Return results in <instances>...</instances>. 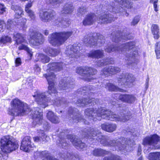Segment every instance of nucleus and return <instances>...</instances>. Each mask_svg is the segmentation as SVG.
I'll list each match as a JSON object with an SVG mask.
<instances>
[{
  "mask_svg": "<svg viewBox=\"0 0 160 160\" xmlns=\"http://www.w3.org/2000/svg\"><path fill=\"white\" fill-rule=\"evenodd\" d=\"M11 103V108L8 110L9 115L13 116H22L28 114L29 112L33 120V125L34 126L42 122V111L39 108H34L29 112V108L28 105L18 98L12 100Z\"/></svg>",
  "mask_w": 160,
  "mask_h": 160,
  "instance_id": "obj_1",
  "label": "nucleus"
},
{
  "mask_svg": "<svg viewBox=\"0 0 160 160\" xmlns=\"http://www.w3.org/2000/svg\"><path fill=\"white\" fill-rule=\"evenodd\" d=\"M85 114L86 118L90 119V121L100 120L103 118L111 121L125 122L131 118V115L123 112L117 114L102 108H100L98 110L93 108H87L85 110Z\"/></svg>",
  "mask_w": 160,
  "mask_h": 160,
  "instance_id": "obj_2",
  "label": "nucleus"
},
{
  "mask_svg": "<svg viewBox=\"0 0 160 160\" xmlns=\"http://www.w3.org/2000/svg\"><path fill=\"white\" fill-rule=\"evenodd\" d=\"M90 135L87 136L88 138L91 139H92L93 140H97L98 141L100 142L104 146H110L112 147H114V148L112 149L113 150H116L117 149H119L120 150H124L125 148L124 147V143L126 145H130V146L133 144L134 141H131L127 138H122V142H120L121 141V139L117 140L116 141L113 140L110 141L109 142V140L107 139L106 137L105 136H103L101 133H98V131H90Z\"/></svg>",
  "mask_w": 160,
  "mask_h": 160,
  "instance_id": "obj_3",
  "label": "nucleus"
},
{
  "mask_svg": "<svg viewBox=\"0 0 160 160\" xmlns=\"http://www.w3.org/2000/svg\"><path fill=\"white\" fill-rule=\"evenodd\" d=\"M65 66V64L62 62H53L48 65V73L44 74L43 76L46 78L48 82V92L50 94L51 93L55 94L56 92H58L54 87L55 75L53 72H50V71H59L62 70Z\"/></svg>",
  "mask_w": 160,
  "mask_h": 160,
  "instance_id": "obj_4",
  "label": "nucleus"
},
{
  "mask_svg": "<svg viewBox=\"0 0 160 160\" xmlns=\"http://www.w3.org/2000/svg\"><path fill=\"white\" fill-rule=\"evenodd\" d=\"M33 97H36V100L38 104L40 105L41 107L45 108L48 105L52 104L57 107L61 106L63 107L66 105L67 101L64 98H56L54 100H51L49 97L46 96L45 93L38 92L37 95H34Z\"/></svg>",
  "mask_w": 160,
  "mask_h": 160,
  "instance_id": "obj_5",
  "label": "nucleus"
},
{
  "mask_svg": "<svg viewBox=\"0 0 160 160\" xmlns=\"http://www.w3.org/2000/svg\"><path fill=\"white\" fill-rule=\"evenodd\" d=\"M114 20L113 16L111 14L101 15L98 18L95 14L90 13L86 16L83 21V24L85 26L91 25L96 21L99 23H108Z\"/></svg>",
  "mask_w": 160,
  "mask_h": 160,
  "instance_id": "obj_6",
  "label": "nucleus"
},
{
  "mask_svg": "<svg viewBox=\"0 0 160 160\" xmlns=\"http://www.w3.org/2000/svg\"><path fill=\"white\" fill-rule=\"evenodd\" d=\"M73 33L72 31L62 32L53 33L49 37L48 40L53 46H58L64 43Z\"/></svg>",
  "mask_w": 160,
  "mask_h": 160,
  "instance_id": "obj_7",
  "label": "nucleus"
},
{
  "mask_svg": "<svg viewBox=\"0 0 160 160\" xmlns=\"http://www.w3.org/2000/svg\"><path fill=\"white\" fill-rule=\"evenodd\" d=\"M0 142L1 148L2 151L7 153L15 150L18 147L17 143L14 142L12 137L9 136L2 138Z\"/></svg>",
  "mask_w": 160,
  "mask_h": 160,
  "instance_id": "obj_8",
  "label": "nucleus"
},
{
  "mask_svg": "<svg viewBox=\"0 0 160 160\" xmlns=\"http://www.w3.org/2000/svg\"><path fill=\"white\" fill-rule=\"evenodd\" d=\"M115 2L114 3V5H109L108 7V11L111 12L118 13L119 12H121L122 15L128 16V14L127 13L125 9H123L121 7V8H118V3L124 7H126L128 8H130L132 7V3L130 2V0H115Z\"/></svg>",
  "mask_w": 160,
  "mask_h": 160,
  "instance_id": "obj_9",
  "label": "nucleus"
},
{
  "mask_svg": "<svg viewBox=\"0 0 160 160\" xmlns=\"http://www.w3.org/2000/svg\"><path fill=\"white\" fill-rule=\"evenodd\" d=\"M84 44L88 47L93 46L100 47L105 42L103 36L99 33H94L92 35H88L84 37L83 40Z\"/></svg>",
  "mask_w": 160,
  "mask_h": 160,
  "instance_id": "obj_10",
  "label": "nucleus"
},
{
  "mask_svg": "<svg viewBox=\"0 0 160 160\" xmlns=\"http://www.w3.org/2000/svg\"><path fill=\"white\" fill-rule=\"evenodd\" d=\"M76 72L83 77L82 79L89 82L94 78L93 75L97 72L96 69L88 67H78L76 70Z\"/></svg>",
  "mask_w": 160,
  "mask_h": 160,
  "instance_id": "obj_11",
  "label": "nucleus"
},
{
  "mask_svg": "<svg viewBox=\"0 0 160 160\" xmlns=\"http://www.w3.org/2000/svg\"><path fill=\"white\" fill-rule=\"evenodd\" d=\"M134 45V42H130L122 44L118 47L117 46L112 45L106 48L105 50L108 52L115 51L124 53L127 51L133 48Z\"/></svg>",
  "mask_w": 160,
  "mask_h": 160,
  "instance_id": "obj_12",
  "label": "nucleus"
},
{
  "mask_svg": "<svg viewBox=\"0 0 160 160\" xmlns=\"http://www.w3.org/2000/svg\"><path fill=\"white\" fill-rule=\"evenodd\" d=\"M78 110L76 108L72 107L69 108L68 111V114L71 117L72 115V118L69 119L70 122H77L82 120L85 124L89 125L90 122L87 120L83 119L81 114L78 113Z\"/></svg>",
  "mask_w": 160,
  "mask_h": 160,
  "instance_id": "obj_13",
  "label": "nucleus"
},
{
  "mask_svg": "<svg viewBox=\"0 0 160 160\" xmlns=\"http://www.w3.org/2000/svg\"><path fill=\"white\" fill-rule=\"evenodd\" d=\"M160 141V137L156 134H154L146 137L143 140V143L152 146V149H158L160 148V145L158 144Z\"/></svg>",
  "mask_w": 160,
  "mask_h": 160,
  "instance_id": "obj_14",
  "label": "nucleus"
},
{
  "mask_svg": "<svg viewBox=\"0 0 160 160\" xmlns=\"http://www.w3.org/2000/svg\"><path fill=\"white\" fill-rule=\"evenodd\" d=\"M135 78L132 74L128 73H123L118 78L119 86H132V83L134 81Z\"/></svg>",
  "mask_w": 160,
  "mask_h": 160,
  "instance_id": "obj_15",
  "label": "nucleus"
},
{
  "mask_svg": "<svg viewBox=\"0 0 160 160\" xmlns=\"http://www.w3.org/2000/svg\"><path fill=\"white\" fill-rule=\"evenodd\" d=\"M79 46L76 44L73 45H69L67 47L65 53L70 58L73 59L75 58H77L80 56L79 53Z\"/></svg>",
  "mask_w": 160,
  "mask_h": 160,
  "instance_id": "obj_16",
  "label": "nucleus"
},
{
  "mask_svg": "<svg viewBox=\"0 0 160 160\" xmlns=\"http://www.w3.org/2000/svg\"><path fill=\"white\" fill-rule=\"evenodd\" d=\"M31 138L29 136L25 137L21 143L20 149L25 152H29L34 148V145L32 144Z\"/></svg>",
  "mask_w": 160,
  "mask_h": 160,
  "instance_id": "obj_17",
  "label": "nucleus"
},
{
  "mask_svg": "<svg viewBox=\"0 0 160 160\" xmlns=\"http://www.w3.org/2000/svg\"><path fill=\"white\" fill-rule=\"evenodd\" d=\"M98 99H95L94 98L90 99V98L88 97L85 98H81L78 99L76 102L77 106L80 107L84 106H88L94 105V103H99Z\"/></svg>",
  "mask_w": 160,
  "mask_h": 160,
  "instance_id": "obj_18",
  "label": "nucleus"
},
{
  "mask_svg": "<svg viewBox=\"0 0 160 160\" xmlns=\"http://www.w3.org/2000/svg\"><path fill=\"white\" fill-rule=\"evenodd\" d=\"M67 139L70 140L73 145L77 149H82L85 148V144L82 142L77 137L74 135H68L67 136Z\"/></svg>",
  "mask_w": 160,
  "mask_h": 160,
  "instance_id": "obj_19",
  "label": "nucleus"
},
{
  "mask_svg": "<svg viewBox=\"0 0 160 160\" xmlns=\"http://www.w3.org/2000/svg\"><path fill=\"white\" fill-rule=\"evenodd\" d=\"M44 41L42 34L39 32H36L32 36L29 42L33 45H38L42 43Z\"/></svg>",
  "mask_w": 160,
  "mask_h": 160,
  "instance_id": "obj_20",
  "label": "nucleus"
},
{
  "mask_svg": "<svg viewBox=\"0 0 160 160\" xmlns=\"http://www.w3.org/2000/svg\"><path fill=\"white\" fill-rule=\"evenodd\" d=\"M55 13L52 11L47 12L42 11L39 13V16L41 20L44 22H47L52 20L55 15Z\"/></svg>",
  "mask_w": 160,
  "mask_h": 160,
  "instance_id": "obj_21",
  "label": "nucleus"
},
{
  "mask_svg": "<svg viewBox=\"0 0 160 160\" xmlns=\"http://www.w3.org/2000/svg\"><path fill=\"white\" fill-rule=\"evenodd\" d=\"M70 78L68 77H65L60 80L59 85L58 89L61 90H66L69 88H72V84L69 82Z\"/></svg>",
  "mask_w": 160,
  "mask_h": 160,
  "instance_id": "obj_22",
  "label": "nucleus"
},
{
  "mask_svg": "<svg viewBox=\"0 0 160 160\" xmlns=\"http://www.w3.org/2000/svg\"><path fill=\"white\" fill-rule=\"evenodd\" d=\"M115 97L123 102L129 103H132L135 99L134 96L131 95L116 94Z\"/></svg>",
  "mask_w": 160,
  "mask_h": 160,
  "instance_id": "obj_23",
  "label": "nucleus"
},
{
  "mask_svg": "<svg viewBox=\"0 0 160 160\" xmlns=\"http://www.w3.org/2000/svg\"><path fill=\"white\" fill-rule=\"evenodd\" d=\"M120 71V68L117 67L113 66L106 67L101 71L102 74L105 76L109 75L110 74H114Z\"/></svg>",
  "mask_w": 160,
  "mask_h": 160,
  "instance_id": "obj_24",
  "label": "nucleus"
},
{
  "mask_svg": "<svg viewBox=\"0 0 160 160\" xmlns=\"http://www.w3.org/2000/svg\"><path fill=\"white\" fill-rule=\"evenodd\" d=\"M103 54L102 50H98L91 51L87 55L89 57L98 58L102 57Z\"/></svg>",
  "mask_w": 160,
  "mask_h": 160,
  "instance_id": "obj_25",
  "label": "nucleus"
},
{
  "mask_svg": "<svg viewBox=\"0 0 160 160\" xmlns=\"http://www.w3.org/2000/svg\"><path fill=\"white\" fill-rule=\"evenodd\" d=\"M26 38L25 35L20 33L14 34L13 35V39L16 42L17 44H19L26 42Z\"/></svg>",
  "mask_w": 160,
  "mask_h": 160,
  "instance_id": "obj_26",
  "label": "nucleus"
},
{
  "mask_svg": "<svg viewBox=\"0 0 160 160\" xmlns=\"http://www.w3.org/2000/svg\"><path fill=\"white\" fill-rule=\"evenodd\" d=\"M121 36L120 34H117V35H115L114 37V33L112 34L111 35V38L112 39V40L114 42H118L119 41H121L122 40V41H123V40H125L126 39H129L128 38V35H127L126 34L125 35V34H124L123 35V33H121Z\"/></svg>",
  "mask_w": 160,
  "mask_h": 160,
  "instance_id": "obj_27",
  "label": "nucleus"
},
{
  "mask_svg": "<svg viewBox=\"0 0 160 160\" xmlns=\"http://www.w3.org/2000/svg\"><path fill=\"white\" fill-rule=\"evenodd\" d=\"M47 117L48 119L53 123L56 124L60 122L59 118L51 111H49L47 113Z\"/></svg>",
  "mask_w": 160,
  "mask_h": 160,
  "instance_id": "obj_28",
  "label": "nucleus"
},
{
  "mask_svg": "<svg viewBox=\"0 0 160 160\" xmlns=\"http://www.w3.org/2000/svg\"><path fill=\"white\" fill-rule=\"evenodd\" d=\"M36 61H40L43 63L48 62L50 61V58L42 53H37L36 55Z\"/></svg>",
  "mask_w": 160,
  "mask_h": 160,
  "instance_id": "obj_29",
  "label": "nucleus"
},
{
  "mask_svg": "<svg viewBox=\"0 0 160 160\" xmlns=\"http://www.w3.org/2000/svg\"><path fill=\"white\" fill-rule=\"evenodd\" d=\"M11 8L12 10L15 11V18H19L21 17L22 15L23 14V11L22 9L18 6L12 5L11 6Z\"/></svg>",
  "mask_w": 160,
  "mask_h": 160,
  "instance_id": "obj_30",
  "label": "nucleus"
},
{
  "mask_svg": "<svg viewBox=\"0 0 160 160\" xmlns=\"http://www.w3.org/2000/svg\"><path fill=\"white\" fill-rule=\"evenodd\" d=\"M57 139L59 140L56 141L57 144H59L58 146L62 147V148L65 149L68 148V144L67 142L66 139L60 137H58Z\"/></svg>",
  "mask_w": 160,
  "mask_h": 160,
  "instance_id": "obj_31",
  "label": "nucleus"
},
{
  "mask_svg": "<svg viewBox=\"0 0 160 160\" xmlns=\"http://www.w3.org/2000/svg\"><path fill=\"white\" fill-rule=\"evenodd\" d=\"M152 33L154 36L155 39H158L159 37V27L157 24H153L151 28Z\"/></svg>",
  "mask_w": 160,
  "mask_h": 160,
  "instance_id": "obj_32",
  "label": "nucleus"
},
{
  "mask_svg": "<svg viewBox=\"0 0 160 160\" xmlns=\"http://www.w3.org/2000/svg\"><path fill=\"white\" fill-rule=\"evenodd\" d=\"M101 128L103 130H115L116 129L117 126L115 124L105 123L102 124Z\"/></svg>",
  "mask_w": 160,
  "mask_h": 160,
  "instance_id": "obj_33",
  "label": "nucleus"
},
{
  "mask_svg": "<svg viewBox=\"0 0 160 160\" xmlns=\"http://www.w3.org/2000/svg\"><path fill=\"white\" fill-rule=\"evenodd\" d=\"M44 52L50 56L54 57L58 54L59 52L58 50L47 48L44 50Z\"/></svg>",
  "mask_w": 160,
  "mask_h": 160,
  "instance_id": "obj_34",
  "label": "nucleus"
},
{
  "mask_svg": "<svg viewBox=\"0 0 160 160\" xmlns=\"http://www.w3.org/2000/svg\"><path fill=\"white\" fill-rule=\"evenodd\" d=\"M12 42L11 38L8 36H4L0 38V46H3V45L7 43H11Z\"/></svg>",
  "mask_w": 160,
  "mask_h": 160,
  "instance_id": "obj_35",
  "label": "nucleus"
},
{
  "mask_svg": "<svg viewBox=\"0 0 160 160\" xmlns=\"http://www.w3.org/2000/svg\"><path fill=\"white\" fill-rule=\"evenodd\" d=\"M106 83L107 84L105 85V87L109 91L123 92V89L119 88L111 83H108L107 82H106Z\"/></svg>",
  "mask_w": 160,
  "mask_h": 160,
  "instance_id": "obj_36",
  "label": "nucleus"
},
{
  "mask_svg": "<svg viewBox=\"0 0 160 160\" xmlns=\"http://www.w3.org/2000/svg\"><path fill=\"white\" fill-rule=\"evenodd\" d=\"M137 53V51H134L132 53V54H130V55H127L125 60H126L127 63L128 65L132 63L133 62V60L134 61L135 58L136 57V55Z\"/></svg>",
  "mask_w": 160,
  "mask_h": 160,
  "instance_id": "obj_37",
  "label": "nucleus"
},
{
  "mask_svg": "<svg viewBox=\"0 0 160 160\" xmlns=\"http://www.w3.org/2000/svg\"><path fill=\"white\" fill-rule=\"evenodd\" d=\"M48 137L46 136L44 132H41V135L39 137H36L33 138V139L35 142H39L45 141L46 138Z\"/></svg>",
  "mask_w": 160,
  "mask_h": 160,
  "instance_id": "obj_38",
  "label": "nucleus"
},
{
  "mask_svg": "<svg viewBox=\"0 0 160 160\" xmlns=\"http://www.w3.org/2000/svg\"><path fill=\"white\" fill-rule=\"evenodd\" d=\"M73 8L72 4H67L64 6L62 13L63 14L71 13L73 11Z\"/></svg>",
  "mask_w": 160,
  "mask_h": 160,
  "instance_id": "obj_39",
  "label": "nucleus"
},
{
  "mask_svg": "<svg viewBox=\"0 0 160 160\" xmlns=\"http://www.w3.org/2000/svg\"><path fill=\"white\" fill-rule=\"evenodd\" d=\"M148 158L150 160H160V152L151 153L149 155Z\"/></svg>",
  "mask_w": 160,
  "mask_h": 160,
  "instance_id": "obj_40",
  "label": "nucleus"
},
{
  "mask_svg": "<svg viewBox=\"0 0 160 160\" xmlns=\"http://www.w3.org/2000/svg\"><path fill=\"white\" fill-rule=\"evenodd\" d=\"M108 152L101 149H95L93 151L94 156H100L104 154H108Z\"/></svg>",
  "mask_w": 160,
  "mask_h": 160,
  "instance_id": "obj_41",
  "label": "nucleus"
},
{
  "mask_svg": "<svg viewBox=\"0 0 160 160\" xmlns=\"http://www.w3.org/2000/svg\"><path fill=\"white\" fill-rule=\"evenodd\" d=\"M61 158L64 159L65 160H69L73 158V156L72 153L64 152L63 154L60 153Z\"/></svg>",
  "mask_w": 160,
  "mask_h": 160,
  "instance_id": "obj_42",
  "label": "nucleus"
},
{
  "mask_svg": "<svg viewBox=\"0 0 160 160\" xmlns=\"http://www.w3.org/2000/svg\"><path fill=\"white\" fill-rule=\"evenodd\" d=\"M18 49L20 50H25L27 52L30 57H31L32 55V51L25 45L23 44H21L18 47Z\"/></svg>",
  "mask_w": 160,
  "mask_h": 160,
  "instance_id": "obj_43",
  "label": "nucleus"
},
{
  "mask_svg": "<svg viewBox=\"0 0 160 160\" xmlns=\"http://www.w3.org/2000/svg\"><path fill=\"white\" fill-rule=\"evenodd\" d=\"M91 89H91L90 86H88L83 87L82 88L80 89V90L78 92H80L79 93L83 94V95H86L87 93L86 94V93H89L88 92L91 90Z\"/></svg>",
  "mask_w": 160,
  "mask_h": 160,
  "instance_id": "obj_44",
  "label": "nucleus"
},
{
  "mask_svg": "<svg viewBox=\"0 0 160 160\" xmlns=\"http://www.w3.org/2000/svg\"><path fill=\"white\" fill-rule=\"evenodd\" d=\"M110 63L111 62L109 61L106 60L105 61V60H102L97 62V65L99 67H101Z\"/></svg>",
  "mask_w": 160,
  "mask_h": 160,
  "instance_id": "obj_45",
  "label": "nucleus"
},
{
  "mask_svg": "<svg viewBox=\"0 0 160 160\" xmlns=\"http://www.w3.org/2000/svg\"><path fill=\"white\" fill-rule=\"evenodd\" d=\"M27 13L28 16L31 19L34 20L35 18V15L34 12L32 10L26 11Z\"/></svg>",
  "mask_w": 160,
  "mask_h": 160,
  "instance_id": "obj_46",
  "label": "nucleus"
},
{
  "mask_svg": "<svg viewBox=\"0 0 160 160\" xmlns=\"http://www.w3.org/2000/svg\"><path fill=\"white\" fill-rule=\"evenodd\" d=\"M104 160H121L120 159V157L119 156L117 157L113 154L111 155V157L108 158L105 157Z\"/></svg>",
  "mask_w": 160,
  "mask_h": 160,
  "instance_id": "obj_47",
  "label": "nucleus"
},
{
  "mask_svg": "<svg viewBox=\"0 0 160 160\" xmlns=\"http://www.w3.org/2000/svg\"><path fill=\"white\" fill-rule=\"evenodd\" d=\"M60 22L63 26L67 27L70 24V22L68 19H63Z\"/></svg>",
  "mask_w": 160,
  "mask_h": 160,
  "instance_id": "obj_48",
  "label": "nucleus"
},
{
  "mask_svg": "<svg viewBox=\"0 0 160 160\" xmlns=\"http://www.w3.org/2000/svg\"><path fill=\"white\" fill-rule=\"evenodd\" d=\"M6 8L3 4L0 3V15L6 12Z\"/></svg>",
  "mask_w": 160,
  "mask_h": 160,
  "instance_id": "obj_49",
  "label": "nucleus"
},
{
  "mask_svg": "<svg viewBox=\"0 0 160 160\" xmlns=\"http://www.w3.org/2000/svg\"><path fill=\"white\" fill-rule=\"evenodd\" d=\"M14 25L12 21V20H8L7 22V27L8 29H10L13 28Z\"/></svg>",
  "mask_w": 160,
  "mask_h": 160,
  "instance_id": "obj_50",
  "label": "nucleus"
},
{
  "mask_svg": "<svg viewBox=\"0 0 160 160\" xmlns=\"http://www.w3.org/2000/svg\"><path fill=\"white\" fill-rule=\"evenodd\" d=\"M32 1L31 2V1H30V2H28L25 8V11H28L30 10L31 9H29L32 6Z\"/></svg>",
  "mask_w": 160,
  "mask_h": 160,
  "instance_id": "obj_51",
  "label": "nucleus"
},
{
  "mask_svg": "<svg viewBox=\"0 0 160 160\" xmlns=\"http://www.w3.org/2000/svg\"><path fill=\"white\" fill-rule=\"evenodd\" d=\"M86 8L85 7H83L82 8H80L78 10V12L82 14H84L86 11Z\"/></svg>",
  "mask_w": 160,
  "mask_h": 160,
  "instance_id": "obj_52",
  "label": "nucleus"
},
{
  "mask_svg": "<svg viewBox=\"0 0 160 160\" xmlns=\"http://www.w3.org/2000/svg\"><path fill=\"white\" fill-rule=\"evenodd\" d=\"M43 128L44 129L48 130L50 129V126L48 123L45 122L43 124Z\"/></svg>",
  "mask_w": 160,
  "mask_h": 160,
  "instance_id": "obj_53",
  "label": "nucleus"
},
{
  "mask_svg": "<svg viewBox=\"0 0 160 160\" xmlns=\"http://www.w3.org/2000/svg\"><path fill=\"white\" fill-rule=\"evenodd\" d=\"M5 27V23L3 21L0 19V32L3 31Z\"/></svg>",
  "mask_w": 160,
  "mask_h": 160,
  "instance_id": "obj_54",
  "label": "nucleus"
},
{
  "mask_svg": "<svg viewBox=\"0 0 160 160\" xmlns=\"http://www.w3.org/2000/svg\"><path fill=\"white\" fill-rule=\"evenodd\" d=\"M15 63L16 64V66L17 67L21 65L22 63L21 58H16L15 61Z\"/></svg>",
  "mask_w": 160,
  "mask_h": 160,
  "instance_id": "obj_55",
  "label": "nucleus"
},
{
  "mask_svg": "<svg viewBox=\"0 0 160 160\" xmlns=\"http://www.w3.org/2000/svg\"><path fill=\"white\" fill-rule=\"evenodd\" d=\"M139 20L138 17H135V18L131 22V24L132 25H134L138 23V22Z\"/></svg>",
  "mask_w": 160,
  "mask_h": 160,
  "instance_id": "obj_56",
  "label": "nucleus"
},
{
  "mask_svg": "<svg viewBox=\"0 0 160 160\" xmlns=\"http://www.w3.org/2000/svg\"><path fill=\"white\" fill-rule=\"evenodd\" d=\"M62 0H51L50 3L57 4L61 3Z\"/></svg>",
  "mask_w": 160,
  "mask_h": 160,
  "instance_id": "obj_57",
  "label": "nucleus"
},
{
  "mask_svg": "<svg viewBox=\"0 0 160 160\" xmlns=\"http://www.w3.org/2000/svg\"><path fill=\"white\" fill-rule=\"evenodd\" d=\"M35 71L37 72H39L40 71V68L39 66L36 64L35 65L34 67Z\"/></svg>",
  "mask_w": 160,
  "mask_h": 160,
  "instance_id": "obj_58",
  "label": "nucleus"
},
{
  "mask_svg": "<svg viewBox=\"0 0 160 160\" xmlns=\"http://www.w3.org/2000/svg\"><path fill=\"white\" fill-rule=\"evenodd\" d=\"M160 50V42H157L155 44V50Z\"/></svg>",
  "mask_w": 160,
  "mask_h": 160,
  "instance_id": "obj_59",
  "label": "nucleus"
},
{
  "mask_svg": "<svg viewBox=\"0 0 160 160\" xmlns=\"http://www.w3.org/2000/svg\"><path fill=\"white\" fill-rule=\"evenodd\" d=\"M157 2H154L152 3H153V4L154 10L156 12H157L158 11V5L157 4Z\"/></svg>",
  "mask_w": 160,
  "mask_h": 160,
  "instance_id": "obj_60",
  "label": "nucleus"
},
{
  "mask_svg": "<svg viewBox=\"0 0 160 160\" xmlns=\"http://www.w3.org/2000/svg\"><path fill=\"white\" fill-rule=\"evenodd\" d=\"M157 58H160V50H155Z\"/></svg>",
  "mask_w": 160,
  "mask_h": 160,
  "instance_id": "obj_61",
  "label": "nucleus"
},
{
  "mask_svg": "<svg viewBox=\"0 0 160 160\" xmlns=\"http://www.w3.org/2000/svg\"><path fill=\"white\" fill-rule=\"evenodd\" d=\"M149 80V78H148L146 79V83H145V89L146 90H147V89L148 88V87Z\"/></svg>",
  "mask_w": 160,
  "mask_h": 160,
  "instance_id": "obj_62",
  "label": "nucleus"
},
{
  "mask_svg": "<svg viewBox=\"0 0 160 160\" xmlns=\"http://www.w3.org/2000/svg\"><path fill=\"white\" fill-rule=\"evenodd\" d=\"M43 33L45 35H47L49 34V31L48 30H45L43 31Z\"/></svg>",
  "mask_w": 160,
  "mask_h": 160,
  "instance_id": "obj_63",
  "label": "nucleus"
},
{
  "mask_svg": "<svg viewBox=\"0 0 160 160\" xmlns=\"http://www.w3.org/2000/svg\"><path fill=\"white\" fill-rule=\"evenodd\" d=\"M23 19V22L22 24H21V25L22 24L23 26H24V25H25V23L26 22V19L25 18H22Z\"/></svg>",
  "mask_w": 160,
  "mask_h": 160,
  "instance_id": "obj_64",
  "label": "nucleus"
}]
</instances>
